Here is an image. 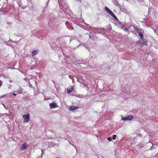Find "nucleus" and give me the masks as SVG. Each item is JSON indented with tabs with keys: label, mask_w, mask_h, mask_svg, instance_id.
Segmentation results:
<instances>
[{
	"label": "nucleus",
	"mask_w": 158,
	"mask_h": 158,
	"mask_svg": "<svg viewBox=\"0 0 158 158\" xmlns=\"http://www.w3.org/2000/svg\"><path fill=\"white\" fill-rule=\"evenodd\" d=\"M66 24L67 26L68 27V24L70 26V24H69V23L68 22H66Z\"/></svg>",
	"instance_id": "obj_16"
},
{
	"label": "nucleus",
	"mask_w": 158,
	"mask_h": 158,
	"mask_svg": "<svg viewBox=\"0 0 158 158\" xmlns=\"http://www.w3.org/2000/svg\"><path fill=\"white\" fill-rule=\"evenodd\" d=\"M78 107H77L74 106H72L70 108L69 110H70L73 111L78 109Z\"/></svg>",
	"instance_id": "obj_6"
},
{
	"label": "nucleus",
	"mask_w": 158,
	"mask_h": 158,
	"mask_svg": "<svg viewBox=\"0 0 158 158\" xmlns=\"http://www.w3.org/2000/svg\"><path fill=\"white\" fill-rule=\"evenodd\" d=\"M116 135H114L113 136V139L114 140H115L116 139Z\"/></svg>",
	"instance_id": "obj_12"
},
{
	"label": "nucleus",
	"mask_w": 158,
	"mask_h": 158,
	"mask_svg": "<svg viewBox=\"0 0 158 158\" xmlns=\"http://www.w3.org/2000/svg\"><path fill=\"white\" fill-rule=\"evenodd\" d=\"M133 118V116L132 115H129L127 117H126L122 118V120H131Z\"/></svg>",
	"instance_id": "obj_3"
},
{
	"label": "nucleus",
	"mask_w": 158,
	"mask_h": 158,
	"mask_svg": "<svg viewBox=\"0 0 158 158\" xmlns=\"http://www.w3.org/2000/svg\"><path fill=\"white\" fill-rule=\"evenodd\" d=\"M107 139L109 141H111L112 139V138L110 137H109L107 138Z\"/></svg>",
	"instance_id": "obj_13"
},
{
	"label": "nucleus",
	"mask_w": 158,
	"mask_h": 158,
	"mask_svg": "<svg viewBox=\"0 0 158 158\" xmlns=\"http://www.w3.org/2000/svg\"><path fill=\"white\" fill-rule=\"evenodd\" d=\"M126 29L127 30V28H126Z\"/></svg>",
	"instance_id": "obj_25"
},
{
	"label": "nucleus",
	"mask_w": 158,
	"mask_h": 158,
	"mask_svg": "<svg viewBox=\"0 0 158 158\" xmlns=\"http://www.w3.org/2000/svg\"><path fill=\"white\" fill-rule=\"evenodd\" d=\"M4 96H5L4 95H2V97H3V98H4Z\"/></svg>",
	"instance_id": "obj_20"
},
{
	"label": "nucleus",
	"mask_w": 158,
	"mask_h": 158,
	"mask_svg": "<svg viewBox=\"0 0 158 158\" xmlns=\"http://www.w3.org/2000/svg\"><path fill=\"white\" fill-rule=\"evenodd\" d=\"M49 106L51 108H55L57 106V104L53 102L49 104Z\"/></svg>",
	"instance_id": "obj_5"
},
{
	"label": "nucleus",
	"mask_w": 158,
	"mask_h": 158,
	"mask_svg": "<svg viewBox=\"0 0 158 158\" xmlns=\"http://www.w3.org/2000/svg\"><path fill=\"white\" fill-rule=\"evenodd\" d=\"M89 37L91 38V36H89Z\"/></svg>",
	"instance_id": "obj_24"
},
{
	"label": "nucleus",
	"mask_w": 158,
	"mask_h": 158,
	"mask_svg": "<svg viewBox=\"0 0 158 158\" xmlns=\"http://www.w3.org/2000/svg\"><path fill=\"white\" fill-rule=\"evenodd\" d=\"M73 89V88L72 87L71 88H69L67 89V92L69 94L71 92Z\"/></svg>",
	"instance_id": "obj_8"
},
{
	"label": "nucleus",
	"mask_w": 158,
	"mask_h": 158,
	"mask_svg": "<svg viewBox=\"0 0 158 158\" xmlns=\"http://www.w3.org/2000/svg\"><path fill=\"white\" fill-rule=\"evenodd\" d=\"M37 51L36 50H34L32 52L31 54L33 56L36 55V54H37Z\"/></svg>",
	"instance_id": "obj_11"
},
{
	"label": "nucleus",
	"mask_w": 158,
	"mask_h": 158,
	"mask_svg": "<svg viewBox=\"0 0 158 158\" xmlns=\"http://www.w3.org/2000/svg\"><path fill=\"white\" fill-rule=\"evenodd\" d=\"M48 99H49V98H47V99H46V98H44V100H48Z\"/></svg>",
	"instance_id": "obj_17"
},
{
	"label": "nucleus",
	"mask_w": 158,
	"mask_h": 158,
	"mask_svg": "<svg viewBox=\"0 0 158 158\" xmlns=\"http://www.w3.org/2000/svg\"><path fill=\"white\" fill-rule=\"evenodd\" d=\"M41 152H42V155H43V154H44V152H43V150L42 149H41Z\"/></svg>",
	"instance_id": "obj_15"
},
{
	"label": "nucleus",
	"mask_w": 158,
	"mask_h": 158,
	"mask_svg": "<svg viewBox=\"0 0 158 158\" xmlns=\"http://www.w3.org/2000/svg\"><path fill=\"white\" fill-rule=\"evenodd\" d=\"M23 117L24 118V122H28L29 121L30 114L27 113L26 115H23Z\"/></svg>",
	"instance_id": "obj_2"
},
{
	"label": "nucleus",
	"mask_w": 158,
	"mask_h": 158,
	"mask_svg": "<svg viewBox=\"0 0 158 158\" xmlns=\"http://www.w3.org/2000/svg\"><path fill=\"white\" fill-rule=\"evenodd\" d=\"M13 94L14 96H16V94L15 93H14Z\"/></svg>",
	"instance_id": "obj_19"
},
{
	"label": "nucleus",
	"mask_w": 158,
	"mask_h": 158,
	"mask_svg": "<svg viewBox=\"0 0 158 158\" xmlns=\"http://www.w3.org/2000/svg\"><path fill=\"white\" fill-rule=\"evenodd\" d=\"M111 15L115 19H117V18L114 14L111 11L109 14Z\"/></svg>",
	"instance_id": "obj_7"
},
{
	"label": "nucleus",
	"mask_w": 158,
	"mask_h": 158,
	"mask_svg": "<svg viewBox=\"0 0 158 158\" xmlns=\"http://www.w3.org/2000/svg\"><path fill=\"white\" fill-rule=\"evenodd\" d=\"M2 81L0 80V86H2Z\"/></svg>",
	"instance_id": "obj_14"
},
{
	"label": "nucleus",
	"mask_w": 158,
	"mask_h": 158,
	"mask_svg": "<svg viewBox=\"0 0 158 158\" xmlns=\"http://www.w3.org/2000/svg\"><path fill=\"white\" fill-rule=\"evenodd\" d=\"M23 91V89L22 88H20L16 92H17L18 94H21Z\"/></svg>",
	"instance_id": "obj_10"
},
{
	"label": "nucleus",
	"mask_w": 158,
	"mask_h": 158,
	"mask_svg": "<svg viewBox=\"0 0 158 158\" xmlns=\"http://www.w3.org/2000/svg\"><path fill=\"white\" fill-rule=\"evenodd\" d=\"M72 28H73V27H72V28H71L70 29H72Z\"/></svg>",
	"instance_id": "obj_23"
},
{
	"label": "nucleus",
	"mask_w": 158,
	"mask_h": 158,
	"mask_svg": "<svg viewBox=\"0 0 158 158\" xmlns=\"http://www.w3.org/2000/svg\"><path fill=\"white\" fill-rule=\"evenodd\" d=\"M72 28H73V27H72V28H71L70 29H72Z\"/></svg>",
	"instance_id": "obj_22"
},
{
	"label": "nucleus",
	"mask_w": 158,
	"mask_h": 158,
	"mask_svg": "<svg viewBox=\"0 0 158 158\" xmlns=\"http://www.w3.org/2000/svg\"><path fill=\"white\" fill-rule=\"evenodd\" d=\"M138 33L140 38V39L139 40L140 42H141L142 44H144L145 42L143 40V31L142 29L139 30Z\"/></svg>",
	"instance_id": "obj_1"
},
{
	"label": "nucleus",
	"mask_w": 158,
	"mask_h": 158,
	"mask_svg": "<svg viewBox=\"0 0 158 158\" xmlns=\"http://www.w3.org/2000/svg\"><path fill=\"white\" fill-rule=\"evenodd\" d=\"M28 146V145L27 143H25L23 144L20 147L21 150H23L26 149Z\"/></svg>",
	"instance_id": "obj_4"
},
{
	"label": "nucleus",
	"mask_w": 158,
	"mask_h": 158,
	"mask_svg": "<svg viewBox=\"0 0 158 158\" xmlns=\"http://www.w3.org/2000/svg\"><path fill=\"white\" fill-rule=\"evenodd\" d=\"M116 3L115 4L117 6H118V4L117 2V1H116Z\"/></svg>",
	"instance_id": "obj_18"
},
{
	"label": "nucleus",
	"mask_w": 158,
	"mask_h": 158,
	"mask_svg": "<svg viewBox=\"0 0 158 158\" xmlns=\"http://www.w3.org/2000/svg\"><path fill=\"white\" fill-rule=\"evenodd\" d=\"M4 108H6V107H5V105H4Z\"/></svg>",
	"instance_id": "obj_21"
},
{
	"label": "nucleus",
	"mask_w": 158,
	"mask_h": 158,
	"mask_svg": "<svg viewBox=\"0 0 158 158\" xmlns=\"http://www.w3.org/2000/svg\"><path fill=\"white\" fill-rule=\"evenodd\" d=\"M105 9L109 14H110V13L111 11L107 6H105Z\"/></svg>",
	"instance_id": "obj_9"
}]
</instances>
